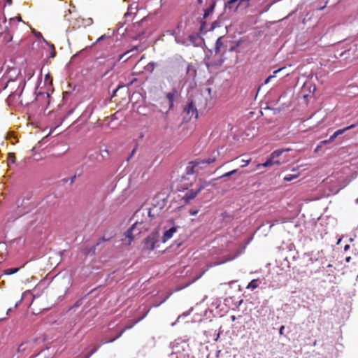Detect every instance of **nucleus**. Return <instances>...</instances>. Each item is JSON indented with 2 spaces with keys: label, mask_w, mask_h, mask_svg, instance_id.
<instances>
[{
  "label": "nucleus",
  "mask_w": 358,
  "mask_h": 358,
  "mask_svg": "<svg viewBox=\"0 0 358 358\" xmlns=\"http://www.w3.org/2000/svg\"><path fill=\"white\" fill-rule=\"evenodd\" d=\"M44 342L45 337L43 336L24 341L19 345L17 352L27 355L31 352H36L41 348L43 349Z\"/></svg>",
  "instance_id": "nucleus-1"
},
{
  "label": "nucleus",
  "mask_w": 358,
  "mask_h": 358,
  "mask_svg": "<svg viewBox=\"0 0 358 358\" xmlns=\"http://www.w3.org/2000/svg\"><path fill=\"white\" fill-rule=\"evenodd\" d=\"M100 155L99 152L87 153L84 157L83 164L77 169V171H80L78 176H81L84 170L92 169L94 167L97 163L101 162V159L100 158Z\"/></svg>",
  "instance_id": "nucleus-2"
},
{
  "label": "nucleus",
  "mask_w": 358,
  "mask_h": 358,
  "mask_svg": "<svg viewBox=\"0 0 358 358\" xmlns=\"http://www.w3.org/2000/svg\"><path fill=\"white\" fill-rule=\"evenodd\" d=\"M159 246V235L157 231L150 234L143 241V248L148 252L153 251Z\"/></svg>",
  "instance_id": "nucleus-3"
},
{
  "label": "nucleus",
  "mask_w": 358,
  "mask_h": 358,
  "mask_svg": "<svg viewBox=\"0 0 358 358\" xmlns=\"http://www.w3.org/2000/svg\"><path fill=\"white\" fill-rule=\"evenodd\" d=\"M210 185V182H207L205 180H200L199 187L194 189H188L185 195L182 197V200L185 203H189L192 199H194L199 192H201L203 189Z\"/></svg>",
  "instance_id": "nucleus-4"
},
{
  "label": "nucleus",
  "mask_w": 358,
  "mask_h": 358,
  "mask_svg": "<svg viewBox=\"0 0 358 358\" xmlns=\"http://www.w3.org/2000/svg\"><path fill=\"white\" fill-rule=\"evenodd\" d=\"M183 112L186 113L187 117H185L184 118L186 119L187 121L189 120L192 117H194L195 118L198 117L197 109L193 101L189 102L185 106Z\"/></svg>",
  "instance_id": "nucleus-5"
},
{
  "label": "nucleus",
  "mask_w": 358,
  "mask_h": 358,
  "mask_svg": "<svg viewBox=\"0 0 358 358\" xmlns=\"http://www.w3.org/2000/svg\"><path fill=\"white\" fill-rule=\"evenodd\" d=\"M148 312H149V310H147L146 313L141 318H139L138 320H137L135 322H132L131 324L125 327L123 329H122L120 331V333L115 337H114V338H113L111 339H109V340L103 339L102 343H112V342L115 341L116 339L120 338L127 329H129L132 328L136 323H138L139 321L143 320L147 315Z\"/></svg>",
  "instance_id": "nucleus-6"
},
{
  "label": "nucleus",
  "mask_w": 358,
  "mask_h": 358,
  "mask_svg": "<svg viewBox=\"0 0 358 358\" xmlns=\"http://www.w3.org/2000/svg\"><path fill=\"white\" fill-rule=\"evenodd\" d=\"M178 229H180V227L175 224H173L169 229H165L162 238V242L166 243L167 241L171 239L173 236L174 234L177 232Z\"/></svg>",
  "instance_id": "nucleus-7"
},
{
  "label": "nucleus",
  "mask_w": 358,
  "mask_h": 358,
  "mask_svg": "<svg viewBox=\"0 0 358 358\" xmlns=\"http://www.w3.org/2000/svg\"><path fill=\"white\" fill-rule=\"evenodd\" d=\"M20 201H17V217L22 216L30 211V208H28L27 206L29 204V199H22L20 206Z\"/></svg>",
  "instance_id": "nucleus-8"
},
{
  "label": "nucleus",
  "mask_w": 358,
  "mask_h": 358,
  "mask_svg": "<svg viewBox=\"0 0 358 358\" xmlns=\"http://www.w3.org/2000/svg\"><path fill=\"white\" fill-rule=\"evenodd\" d=\"M178 91L176 88H173L170 92L166 94V98L169 101V108L166 113L173 108L174 101L178 96Z\"/></svg>",
  "instance_id": "nucleus-9"
},
{
  "label": "nucleus",
  "mask_w": 358,
  "mask_h": 358,
  "mask_svg": "<svg viewBox=\"0 0 358 358\" xmlns=\"http://www.w3.org/2000/svg\"><path fill=\"white\" fill-rule=\"evenodd\" d=\"M187 40L189 41V45H193L196 47L201 46L204 43L203 38L198 33L190 34Z\"/></svg>",
  "instance_id": "nucleus-10"
},
{
  "label": "nucleus",
  "mask_w": 358,
  "mask_h": 358,
  "mask_svg": "<svg viewBox=\"0 0 358 358\" xmlns=\"http://www.w3.org/2000/svg\"><path fill=\"white\" fill-rule=\"evenodd\" d=\"M136 50H137V46H135L134 48H132V49H131L129 50L126 51L123 54L120 55L118 56L117 59L111 64V66L110 68V70H112L114 68V66L116 65L117 62H120V60L124 59V62L127 61L129 57H131L133 55H131L127 57L126 58H124L125 56H127L129 53H131V52H132L134 51H136Z\"/></svg>",
  "instance_id": "nucleus-11"
},
{
  "label": "nucleus",
  "mask_w": 358,
  "mask_h": 358,
  "mask_svg": "<svg viewBox=\"0 0 358 358\" xmlns=\"http://www.w3.org/2000/svg\"><path fill=\"white\" fill-rule=\"evenodd\" d=\"M100 348V345H92L87 348L83 355L77 357V358H90Z\"/></svg>",
  "instance_id": "nucleus-12"
},
{
  "label": "nucleus",
  "mask_w": 358,
  "mask_h": 358,
  "mask_svg": "<svg viewBox=\"0 0 358 358\" xmlns=\"http://www.w3.org/2000/svg\"><path fill=\"white\" fill-rule=\"evenodd\" d=\"M241 3L240 0H229L226 3L224 8L231 12H236Z\"/></svg>",
  "instance_id": "nucleus-13"
},
{
  "label": "nucleus",
  "mask_w": 358,
  "mask_h": 358,
  "mask_svg": "<svg viewBox=\"0 0 358 358\" xmlns=\"http://www.w3.org/2000/svg\"><path fill=\"white\" fill-rule=\"evenodd\" d=\"M200 164H201V162H199V159H196V160L189 162L185 169V174L186 175L194 174L195 172L194 169Z\"/></svg>",
  "instance_id": "nucleus-14"
},
{
  "label": "nucleus",
  "mask_w": 358,
  "mask_h": 358,
  "mask_svg": "<svg viewBox=\"0 0 358 358\" xmlns=\"http://www.w3.org/2000/svg\"><path fill=\"white\" fill-rule=\"evenodd\" d=\"M92 23L93 20L90 17L87 19L80 18L76 20V22L73 24V27L78 28L81 27H86L87 26H90L91 24H92Z\"/></svg>",
  "instance_id": "nucleus-15"
},
{
  "label": "nucleus",
  "mask_w": 358,
  "mask_h": 358,
  "mask_svg": "<svg viewBox=\"0 0 358 358\" xmlns=\"http://www.w3.org/2000/svg\"><path fill=\"white\" fill-rule=\"evenodd\" d=\"M279 165L280 164V162L279 160H274L272 157L270 155V157L266 160L265 162L262 164H258L257 166V169L260 167H268L271 166L273 165Z\"/></svg>",
  "instance_id": "nucleus-16"
},
{
  "label": "nucleus",
  "mask_w": 358,
  "mask_h": 358,
  "mask_svg": "<svg viewBox=\"0 0 358 358\" xmlns=\"http://www.w3.org/2000/svg\"><path fill=\"white\" fill-rule=\"evenodd\" d=\"M138 6L136 3H133L128 7L127 12L124 14V17L127 20L129 17H133L136 14Z\"/></svg>",
  "instance_id": "nucleus-17"
},
{
  "label": "nucleus",
  "mask_w": 358,
  "mask_h": 358,
  "mask_svg": "<svg viewBox=\"0 0 358 358\" xmlns=\"http://www.w3.org/2000/svg\"><path fill=\"white\" fill-rule=\"evenodd\" d=\"M136 225V223L134 224L124 233L125 237L129 239V244H131V241H133L134 239L133 231L135 229Z\"/></svg>",
  "instance_id": "nucleus-18"
},
{
  "label": "nucleus",
  "mask_w": 358,
  "mask_h": 358,
  "mask_svg": "<svg viewBox=\"0 0 358 358\" xmlns=\"http://www.w3.org/2000/svg\"><path fill=\"white\" fill-rule=\"evenodd\" d=\"M291 149L290 148H285V149H278V150H274L273 152H271V154L270 155L272 158L274 159V160H278V158L285 152H289L290 151Z\"/></svg>",
  "instance_id": "nucleus-19"
},
{
  "label": "nucleus",
  "mask_w": 358,
  "mask_h": 358,
  "mask_svg": "<svg viewBox=\"0 0 358 358\" xmlns=\"http://www.w3.org/2000/svg\"><path fill=\"white\" fill-rule=\"evenodd\" d=\"M103 41H106L107 44H108V45H110L113 43V39L110 36L103 34L97 38L96 42L92 44V46H94L95 44L99 43L100 42Z\"/></svg>",
  "instance_id": "nucleus-20"
},
{
  "label": "nucleus",
  "mask_w": 358,
  "mask_h": 358,
  "mask_svg": "<svg viewBox=\"0 0 358 358\" xmlns=\"http://www.w3.org/2000/svg\"><path fill=\"white\" fill-rule=\"evenodd\" d=\"M222 38H223L222 36L219 37L215 42V48H214V52H215V55L220 53V52L221 50V48L224 45V43L222 42Z\"/></svg>",
  "instance_id": "nucleus-21"
},
{
  "label": "nucleus",
  "mask_w": 358,
  "mask_h": 358,
  "mask_svg": "<svg viewBox=\"0 0 358 358\" xmlns=\"http://www.w3.org/2000/svg\"><path fill=\"white\" fill-rule=\"evenodd\" d=\"M175 41L178 44H181L185 46L189 45V41L187 40V38H182V36H180L179 35L175 36Z\"/></svg>",
  "instance_id": "nucleus-22"
},
{
  "label": "nucleus",
  "mask_w": 358,
  "mask_h": 358,
  "mask_svg": "<svg viewBox=\"0 0 358 358\" xmlns=\"http://www.w3.org/2000/svg\"><path fill=\"white\" fill-rule=\"evenodd\" d=\"M48 349H41L40 351L31 358H50Z\"/></svg>",
  "instance_id": "nucleus-23"
},
{
  "label": "nucleus",
  "mask_w": 358,
  "mask_h": 358,
  "mask_svg": "<svg viewBox=\"0 0 358 358\" xmlns=\"http://www.w3.org/2000/svg\"><path fill=\"white\" fill-rule=\"evenodd\" d=\"M357 125H358V122L356 124H351L348 127H346L345 128L338 129L337 131H335V134H336L337 136H338L344 134L346 131H348L351 129L355 128Z\"/></svg>",
  "instance_id": "nucleus-24"
},
{
  "label": "nucleus",
  "mask_w": 358,
  "mask_h": 358,
  "mask_svg": "<svg viewBox=\"0 0 358 358\" xmlns=\"http://www.w3.org/2000/svg\"><path fill=\"white\" fill-rule=\"evenodd\" d=\"M183 240L178 239L176 240L170 246L173 251H176L177 249L180 248L183 245Z\"/></svg>",
  "instance_id": "nucleus-25"
},
{
  "label": "nucleus",
  "mask_w": 358,
  "mask_h": 358,
  "mask_svg": "<svg viewBox=\"0 0 358 358\" xmlns=\"http://www.w3.org/2000/svg\"><path fill=\"white\" fill-rule=\"evenodd\" d=\"M259 279H254V280H251L249 282V284L248 285L247 289L253 290V289L257 288L259 287Z\"/></svg>",
  "instance_id": "nucleus-26"
},
{
  "label": "nucleus",
  "mask_w": 358,
  "mask_h": 358,
  "mask_svg": "<svg viewBox=\"0 0 358 358\" xmlns=\"http://www.w3.org/2000/svg\"><path fill=\"white\" fill-rule=\"evenodd\" d=\"M110 239V238H106L105 236H103L101 239L99 240L96 245L90 248L89 253L94 254L96 251V246L99 245L101 242L108 241Z\"/></svg>",
  "instance_id": "nucleus-27"
},
{
  "label": "nucleus",
  "mask_w": 358,
  "mask_h": 358,
  "mask_svg": "<svg viewBox=\"0 0 358 358\" xmlns=\"http://www.w3.org/2000/svg\"><path fill=\"white\" fill-rule=\"evenodd\" d=\"M50 97V94L48 92H39L36 94V100L39 101L41 99L48 100Z\"/></svg>",
  "instance_id": "nucleus-28"
},
{
  "label": "nucleus",
  "mask_w": 358,
  "mask_h": 358,
  "mask_svg": "<svg viewBox=\"0 0 358 358\" xmlns=\"http://www.w3.org/2000/svg\"><path fill=\"white\" fill-rule=\"evenodd\" d=\"M215 8V3H213L208 8L204 10L203 18L208 17L213 12Z\"/></svg>",
  "instance_id": "nucleus-29"
},
{
  "label": "nucleus",
  "mask_w": 358,
  "mask_h": 358,
  "mask_svg": "<svg viewBox=\"0 0 358 358\" xmlns=\"http://www.w3.org/2000/svg\"><path fill=\"white\" fill-rule=\"evenodd\" d=\"M156 66L157 63L150 62L145 66L144 69L145 71L152 73Z\"/></svg>",
  "instance_id": "nucleus-30"
},
{
  "label": "nucleus",
  "mask_w": 358,
  "mask_h": 358,
  "mask_svg": "<svg viewBox=\"0 0 358 358\" xmlns=\"http://www.w3.org/2000/svg\"><path fill=\"white\" fill-rule=\"evenodd\" d=\"M99 154L101 155H100V158L101 159V161L107 159L109 157V151L107 149L101 150L99 152Z\"/></svg>",
  "instance_id": "nucleus-31"
},
{
  "label": "nucleus",
  "mask_w": 358,
  "mask_h": 358,
  "mask_svg": "<svg viewBox=\"0 0 358 358\" xmlns=\"http://www.w3.org/2000/svg\"><path fill=\"white\" fill-rule=\"evenodd\" d=\"M18 271H19V268H10L5 269L3 271V273L5 275H12V274L17 273Z\"/></svg>",
  "instance_id": "nucleus-32"
},
{
  "label": "nucleus",
  "mask_w": 358,
  "mask_h": 358,
  "mask_svg": "<svg viewBox=\"0 0 358 358\" xmlns=\"http://www.w3.org/2000/svg\"><path fill=\"white\" fill-rule=\"evenodd\" d=\"M281 70H282V69H278V70L274 71L273 72V74H272V75H271V76H268V78L264 80V84H265V85L268 84V83L270 82V80H271L272 78H275V77L276 76V74H277L278 72H280Z\"/></svg>",
  "instance_id": "nucleus-33"
},
{
  "label": "nucleus",
  "mask_w": 358,
  "mask_h": 358,
  "mask_svg": "<svg viewBox=\"0 0 358 358\" xmlns=\"http://www.w3.org/2000/svg\"><path fill=\"white\" fill-rule=\"evenodd\" d=\"M329 143H331V141H329V139L320 141V143L315 148V152H318L324 145Z\"/></svg>",
  "instance_id": "nucleus-34"
},
{
  "label": "nucleus",
  "mask_w": 358,
  "mask_h": 358,
  "mask_svg": "<svg viewBox=\"0 0 358 358\" xmlns=\"http://www.w3.org/2000/svg\"><path fill=\"white\" fill-rule=\"evenodd\" d=\"M299 177V174H289L284 177V180L289 182Z\"/></svg>",
  "instance_id": "nucleus-35"
},
{
  "label": "nucleus",
  "mask_w": 358,
  "mask_h": 358,
  "mask_svg": "<svg viewBox=\"0 0 358 358\" xmlns=\"http://www.w3.org/2000/svg\"><path fill=\"white\" fill-rule=\"evenodd\" d=\"M215 161V157H209L206 159L199 160V162H201V164H210L214 162Z\"/></svg>",
  "instance_id": "nucleus-36"
},
{
  "label": "nucleus",
  "mask_w": 358,
  "mask_h": 358,
  "mask_svg": "<svg viewBox=\"0 0 358 358\" xmlns=\"http://www.w3.org/2000/svg\"><path fill=\"white\" fill-rule=\"evenodd\" d=\"M44 42L48 44L50 49H51V52L50 54V57L51 58H53L55 56V48H54V45L52 44H50L47 41H45V39H43Z\"/></svg>",
  "instance_id": "nucleus-37"
},
{
  "label": "nucleus",
  "mask_w": 358,
  "mask_h": 358,
  "mask_svg": "<svg viewBox=\"0 0 358 358\" xmlns=\"http://www.w3.org/2000/svg\"><path fill=\"white\" fill-rule=\"evenodd\" d=\"M15 162V154L13 152L8 153V164L10 163L14 164Z\"/></svg>",
  "instance_id": "nucleus-38"
},
{
  "label": "nucleus",
  "mask_w": 358,
  "mask_h": 358,
  "mask_svg": "<svg viewBox=\"0 0 358 358\" xmlns=\"http://www.w3.org/2000/svg\"><path fill=\"white\" fill-rule=\"evenodd\" d=\"M220 27V22L215 20L212 23L210 29H211V30H213V29H216L217 27Z\"/></svg>",
  "instance_id": "nucleus-39"
},
{
  "label": "nucleus",
  "mask_w": 358,
  "mask_h": 358,
  "mask_svg": "<svg viewBox=\"0 0 358 358\" xmlns=\"http://www.w3.org/2000/svg\"><path fill=\"white\" fill-rule=\"evenodd\" d=\"M0 3L3 4V7L6 5L10 6L12 4V0H0Z\"/></svg>",
  "instance_id": "nucleus-40"
},
{
  "label": "nucleus",
  "mask_w": 358,
  "mask_h": 358,
  "mask_svg": "<svg viewBox=\"0 0 358 358\" xmlns=\"http://www.w3.org/2000/svg\"><path fill=\"white\" fill-rule=\"evenodd\" d=\"M230 176H231L230 172L229 171V172L222 175L221 176L217 177V178H215L214 180H217L219 179L227 178V177H230Z\"/></svg>",
  "instance_id": "nucleus-41"
},
{
  "label": "nucleus",
  "mask_w": 358,
  "mask_h": 358,
  "mask_svg": "<svg viewBox=\"0 0 358 358\" xmlns=\"http://www.w3.org/2000/svg\"><path fill=\"white\" fill-rule=\"evenodd\" d=\"M79 173H80V171H76V173L69 178V181L71 183H73L74 182L75 179L76 178V177L79 176H78Z\"/></svg>",
  "instance_id": "nucleus-42"
},
{
  "label": "nucleus",
  "mask_w": 358,
  "mask_h": 358,
  "mask_svg": "<svg viewBox=\"0 0 358 358\" xmlns=\"http://www.w3.org/2000/svg\"><path fill=\"white\" fill-rule=\"evenodd\" d=\"M199 209H191L189 210L190 215H196L199 213Z\"/></svg>",
  "instance_id": "nucleus-43"
},
{
  "label": "nucleus",
  "mask_w": 358,
  "mask_h": 358,
  "mask_svg": "<svg viewBox=\"0 0 358 358\" xmlns=\"http://www.w3.org/2000/svg\"><path fill=\"white\" fill-rule=\"evenodd\" d=\"M336 137H338V136H336V134H335V132H334V133L332 135H331V136H330V137L329 138V141H331V142L334 141Z\"/></svg>",
  "instance_id": "nucleus-44"
},
{
  "label": "nucleus",
  "mask_w": 358,
  "mask_h": 358,
  "mask_svg": "<svg viewBox=\"0 0 358 358\" xmlns=\"http://www.w3.org/2000/svg\"><path fill=\"white\" fill-rule=\"evenodd\" d=\"M169 297V295L166 296L162 301H160L159 303L157 304H155L154 306L155 307H157L159 306V305H161L162 303H163L164 302H165L166 301V299Z\"/></svg>",
  "instance_id": "nucleus-45"
},
{
  "label": "nucleus",
  "mask_w": 358,
  "mask_h": 358,
  "mask_svg": "<svg viewBox=\"0 0 358 358\" xmlns=\"http://www.w3.org/2000/svg\"><path fill=\"white\" fill-rule=\"evenodd\" d=\"M284 330H285V326L282 325L279 329L280 335H281V336L284 335Z\"/></svg>",
  "instance_id": "nucleus-46"
},
{
  "label": "nucleus",
  "mask_w": 358,
  "mask_h": 358,
  "mask_svg": "<svg viewBox=\"0 0 358 358\" xmlns=\"http://www.w3.org/2000/svg\"><path fill=\"white\" fill-rule=\"evenodd\" d=\"M244 162V164L241 166V167H245L246 166H248V164H249L250 161L249 160H247V161H243Z\"/></svg>",
  "instance_id": "nucleus-47"
},
{
  "label": "nucleus",
  "mask_w": 358,
  "mask_h": 358,
  "mask_svg": "<svg viewBox=\"0 0 358 358\" xmlns=\"http://www.w3.org/2000/svg\"><path fill=\"white\" fill-rule=\"evenodd\" d=\"M229 172L231 173V176H233V175H234L235 173H236L238 172V169H234V170H232V171H231Z\"/></svg>",
  "instance_id": "nucleus-48"
},
{
  "label": "nucleus",
  "mask_w": 358,
  "mask_h": 358,
  "mask_svg": "<svg viewBox=\"0 0 358 358\" xmlns=\"http://www.w3.org/2000/svg\"><path fill=\"white\" fill-rule=\"evenodd\" d=\"M136 151V148H134L132 150V151H131V152L130 153V155H131V156L133 157V155L135 154Z\"/></svg>",
  "instance_id": "nucleus-49"
},
{
  "label": "nucleus",
  "mask_w": 358,
  "mask_h": 358,
  "mask_svg": "<svg viewBox=\"0 0 358 358\" xmlns=\"http://www.w3.org/2000/svg\"><path fill=\"white\" fill-rule=\"evenodd\" d=\"M49 79H50V76L49 74L45 75V80L48 81Z\"/></svg>",
  "instance_id": "nucleus-50"
},
{
  "label": "nucleus",
  "mask_w": 358,
  "mask_h": 358,
  "mask_svg": "<svg viewBox=\"0 0 358 358\" xmlns=\"http://www.w3.org/2000/svg\"><path fill=\"white\" fill-rule=\"evenodd\" d=\"M250 0H240V3H247L248 4V3L250 2Z\"/></svg>",
  "instance_id": "nucleus-51"
},
{
  "label": "nucleus",
  "mask_w": 358,
  "mask_h": 358,
  "mask_svg": "<svg viewBox=\"0 0 358 358\" xmlns=\"http://www.w3.org/2000/svg\"><path fill=\"white\" fill-rule=\"evenodd\" d=\"M317 260H318V259H317V258H315V259H313V257H310V261L311 262H313H313H314V261H317Z\"/></svg>",
  "instance_id": "nucleus-52"
},
{
  "label": "nucleus",
  "mask_w": 358,
  "mask_h": 358,
  "mask_svg": "<svg viewBox=\"0 0 358 358\" xmlns=\"http://www.w3.org/2000/svg\"><path fill=\"white\" fill-rule=\"evenodd\" d=\"M168 32L173 36H176L175 31H169Z\"/></svg>",
  "instance_id": "nucleus-53"
},
{
  "label": "nucleus",
  "mask_w": 358,
  "mask_h": 358,
  "mask_svg": "<svg viewBox=\"0 0 358 358\" xmlns=\"http://www.w3.org/2000/svg\"><path fill=\"white\" fill-rule=\"evenodd\" d=\"M236 316H235V315H232V316H231V321H233V322H234V321H235V320H236Z\"/></svg>",
  "instance_id": "nucleus-54"
},
{
  "label": "nucleus",
  "mask_w": 358,
  "mask_h": 358,
  "mask_svg": "<svg viewBox=\"0 0 358 358\" xmlns=\"http://www.w3.org/2000/svg\"><path fill=\"white\" fill-rule=\"evenodd\" d=\"M350 248V245H346L345 247H344V250H347Z\"/></svg>",
  "instance_id": "nucleus-55"
},
{
  "label": "nucleus",
  "mask_w": 358,
  "mask_h": 358,
  "mask_svg": "<svg viewBox=\"0 0 358 358\" xmlns=\"http://www.w3.org/2000/svg\"><path fill=\"white\" fill-rule=\"evenodd\" d=\"M205 25V22H202L201 24V29H202Z\"/></svg>",
  "instance_id": "nucleus-56"
},
{
  "label": "nucleus",
  "mask_w": 358,
  "mask_h": 358,
  "mask_svg": "<svg viewBox=\"0 0 358 358\" xmlns=\"http://www.w3.org/2000/svg\"><path fill=\"white\" fill-rule=\"evenodd\" d=\"M132 158L131 155H129V157L127 159V161L129 162Z\"/></svg>",
  "instance_id": "nucleus-57"
},
{
  "label": "nucleus",
  "mask_w": 358,
  "mask_h": 358,
  "mask_svg": "<svg viewBox=\"0 0 358 358\" xmlns=\"http://www.w3.org/2000/svg\"><path fill=\"white\" fill-rule=\"evenodd\" d=\"M11 310H12V308H9V309H8L7 313H6V315H8V314H9V313H10V311H11Z\"/></svg>",
  "instance_id": "nucleus-58"
},
{
  "label": "nucleus",
  "mask_w": 358,
  "mask_h": 358,
  "mask_svg": "<svg viewBox=\"0 0 358 358\" xmlns=\"http://www.w3.org/2000/svg\"><path fill=\"white\" fill-rule=\"evenodd\" d=\"M345 260H346V262H350V257H346Z\"/></svg>",
  "instance_id": "nucleus-59"
},
{
  "label": "nucleus",
  "mask_w": 358,
  "mask_h": 358,
  "mask_svg": "<svg viewBox=\"0 0 358 358\" xmlns=\"http://www.w3.org/2000/svg\"><path fill=\"white\" fill-rule=\"evenodd\" d=\"M17 21H19V22L22 21V19H21V17H20V16H19V17H17Z\"/></svg>",
  "instance_id": "nucleus-60"
},
{
  "label": "nucleus",
  "mask_w": 358,
  "mask_h": 358,
  "mask_svg": "<svg viewBox=\"0 0 358 358\" xmlns=\"http://www.w3.org/2000/svg\"><path fill=\"white\" fill-rule=\"evenodd\" d=\"M37 37H42V35L41 33H38L37 35H36Z\"/></svg>",
  "instance_id": "nucleus-61"
},
{
  "label": "nucleus",
  "mask_w": 358,
  "mask_h": 358,
  "mask_svg": "<svg viewBox=\"0 0 358 358\" xmlns=\"http://www.w3.org/2000/svg\"><path fill=\"white\" fill-rule=\"evenodd\" d=\"M234 47H232V48H231L229 49V50H230V51H232V50H234Z\"/></svg>",
  "instance_id": "nucleus-62"
},
{
  "label": "nucleus",
  "mask_w": 358,
  "mask_h": 358,
  "mask_svg": "<svg viewBox=\"0 0 358 358\" xmlns=\"http://www.w3.org/2000/svg\"><path fill=\"white\" fill-rule=\"evenodd\" d=\"M355 203L358 204V198L356 199Z\"/></svg>",
  "instance_id": "nucleus-63"
},
{
  "label": "nucleus",
  "mask_w": 358,
  "mask_h": 358,
  "mask_svg": "<svg viewBox=\"0 0 358 358\" xmlns=\"http://www.w3.org/2000/svg\"><path fill=\"white\" fill-rule=\"evenodd\" d=\"M17 305H18V303H16L14 308H16L17 306Z\"/></svg>",
  "instance_id": "nucleus-64"
}]
</instances>
